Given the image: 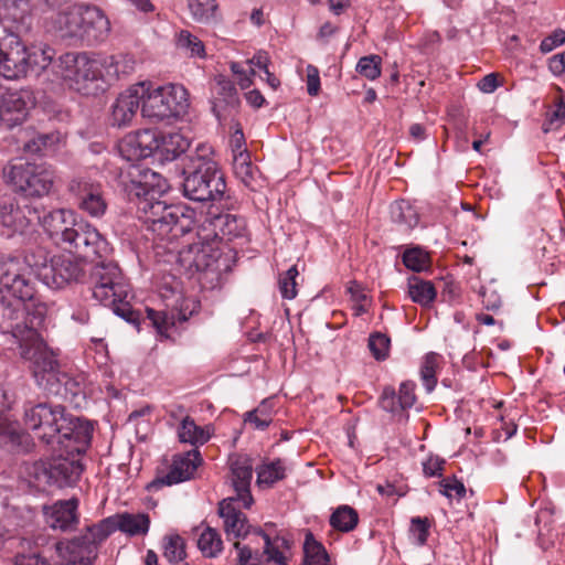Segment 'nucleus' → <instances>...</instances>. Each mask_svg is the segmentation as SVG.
<instances>
[{"label":"nucleus","instance_id":"nucleus-26","mask_svg":"<svg viewBox=\"0 0 565 565\" xmlns=\"http://www.w3.org/2000/svg\"><path fill=\"white\" fill-rule=\"evenodd\" d=\"M228 147L232 153V166L234 174L243 182H247V146L245 134L239 124L231 128Z\"/></svg>","mask_w":565,"mask_h":565},{"label":"nucleus","instance_id":"nucleus-41","mask_svg":"<svg viewBox=\"0 0 565 565\" xmlns=\"http://www.w3.org/2000/svg\"><path fill=\"white\" fill-rule=\"evenodd\" d=\"M24 473L28 481L36 488L52 486L51 461L25 463Z\"/></svg>","mask_w":565,"mask_h":565},{"label":"nucleus","instance_id":"nucleus-63","mask_svg":"<svg viewBox=\"0 0 565 565\" xmlns=\"http://www.w3.org/2000/svg\"><path fill=\"white\" fill-rule=\"evenodd\" d=\"M548 70L556 76L565 73V50L550 57Z\"/></svg>","mask_w":565,"mask_h":565},{"label":"nucleus","instance_id":"nucleus-1","mask_svg":"<svg viewBox=\"0 0 565 565\" xmlns=\"http://www.w3.org/2000/svg\"><path fill=\"white\" fill-rule=\"evenodd\" d=\"M36 265L35 250L23 258L0 257V302L1 315L8 321L4 328L19 343L21 356L31 362L41 385L55 379L57 362L40 334L46 306L34 300L32 275H36Z\"/></svg>","mask_w":565,"mask_h":565},{"label":"nucleus","instance_id":"nucleus-27","mask_svg":"<svg viewBox=\"0 0 565 565\" xmlns=\"http://www.w3.org/2000/svg\"><path fill=\"white\" fill-rule=\"evenodd\" d=\"M115 531V523L111 515L102 520L97 524L88 526L86 533L81 537L64 540L63 542H76L81 548L89 547V550H93L95 557H97V545L105 541Z\"/></svg>","mask_w":565,"mask_h":565},{"label":"nucleus","instance_id":"nucleus-64","mask_svg":"<svg viewBox=\"0 0 565 565\" xmlns=\"http://www.w3.org/2000/svg\"><path fill=\"white\" fill-rule=\"evenodd\" d=\"M15 565H50L43 557L38 554L19 555Z\"/></svg>","mask_w":565,"mask_h":565},{"label":"nucleus","instance_id":"nucleus-61","mask_svg":"<svg viewBox=\"0 0 565 565\" xmlns=\"http://www.w3.org/2000/svg\"><path fill=\"white\" fill-rule=\"evenodd\" d=\"M320 89V77L318 68L309 65L307 68V90L311 96L318 95Z\"/></svg>","mask_w":565,"mask_h":565},{"label":"nucleus","instance_id":"nucleus-52","mask_svg":"<svg viewBox=\"0 0 565 565\" xmlns=\"http://www.w3.org/2000/svg\"><path fill=\"white\" fill-rule=\"evenodd\" d=\"M212 89L214 94L218 95L226 103H231L235 94L233 83L224 75H217L214 77Z\"/></svg>","mask_w":565,"mask_h":565},{"label":"nucleus","instance_id":"nucleus-51","mask_svg":"<svg viewBox=\"0 0 565 565\" xmlns=\"http://www.w3.org/2000/svg\"><path fill=\"white\" fill-rule=\"evenodd\" d=\"M440 486V493L446 495L449 499L456 498L461 499L466 494V488L465 484L454 478H445L439 482Z\"/></svg>","mask_w":565,"mask_h":565},{"label":"nucleus","instance_id":"nucleus-48","mask_svg":"<svg viewBox=\"0 0 565 565\" xmlns=\"http://www.w3.org/2000/svg\"><path fill=\"white\" fill-rule=\"evenodd\" d=\"M356 71L371 81L377 78L381 75V57L377 55L361 57L356 64Z\"/></svg>","mask_w":565,"mask_h":565},{"label":"nucleus","instance_id":"nucleus-55","mask_svg":"<svg viewBox=\"0 0 565 565\" xmlns=\"http://www.w3.org/2000/svg\"><path fill=\"white\" fill-rule=\"evenodd\" d=\"M428 530L429 524L427 519H422L419 516L412 519L411 533L417 545H424L427 542L429 534Z\"/></svg>","mask_w":565,"mask_h":565},{"label":"nucleus","instance_id":"nucleus-15","mask_svg":"<svg viewBox=\"0 0 565 565\" xmlns=\"http://www.w3.org/2000/svg\"><path fill=\"white\" fill-rule=\"evenodd\" d=\"M70 191L75 195L78 207L92 217H102L107 210L102 184L87 177L74 179Z\"/></svg>","mask_w":565,"mask_h":565},{"label":"nucleus","instance_id":"nucleus-40","mask_svg":"<svg viewBox=\"0 0 565 565\" xmlns=\"http://www.w3.org/2000/svg\"><path fill=\"white\" fill-rule=\"evenodd\" d=\"M359 522L358 512L350 505H340L330 516V525L340 532L353 531Z\"/></svg>","mask_w":565,"mask_h":565},{"label":"nucleus","instance_id":"nucleus-22","mask_svg":"<svg viewBox=\"0 0 565 565\" xmlns=\"http://www.w3.org/2000/svg\"><path fill=\"white\" fill-rule=\"evenodd\" d=\"M60 456L51 460L52 486L58 488L72 487L78 480L84 470L79 459H70L63 455H68L64 449L57 450Z\"/></svg>","mask_w":565,"mask_h":565},{"label":"nucleus","instance_id":"nucleus-46","mask_svg":"<svg viewBox=\"0 0 565 565\" xmlns=\"http://www.w3.org/2000/svg\"><path fill=\"white\" fill-rule=\"evenodd\" d=\"M438 355L436 353H428L420 367V379L428 393L433 392L436 384V367H437Z\"/></svg>","mask_w":565,"mask_h":565},{"label":"nucleus","instance_id":"nucleus-34","mask_svg":"<svg viewBox=\"0 0 565 565\" xmlns=\"http://www.w3.org/2000/svg\"><path fill=\"white\" fill-rule=\"evenodd\" d=\"M211 434L212 428L210 426H198L189 416L182 419L178 428L179 440L192 446L205 444L210 439Z\"/></svg>","mask_w":565,"mask_h":565},{"label":"nucleus","instance_id":"nucleus-30","mask_svg":"<svg viewBox=\"0 0 565 565\" xmlns=\"http://www.w3.org/2000/svg\"><path fill=\"white\" fill-rule=\"evenodd\" d=\"M57 556L65 565H92L96 558L89 547L81 548L76 542H57L55 544Z\"/></svg>","mask_w":565,"mask_h":565},{"label":"nucleus","instance_id":"nucleus-54","mask_svg":"<svg viewBox=\"0 0 565 565\" xmlns=\"http://www.w3.org/2000/svg\"><path fill=\"white\" fill-rule=\"evenodd\" d=\"M6 10L13 22L24 23L30 13L29 0H14Z\"/></svg>","mask_w":565,"mask_h":565},{"label":"nucleus","instance_id":"nucleus-57","mask_svg":"<svg viewBox=\"0 0 565 565\" xmlns=\"http://www.w3.org/2000/svg\"><path fill=\"white\" fill-rule=\"evenodd\" d=\"M565 43V31L562 29L555 30L551 35L542 40L540 50L542 53H550L555 47Z\"/></svg>","mask_w":565,"mask_h":565},{"label":"nucleus","instance_id":"nucleus-17","mask_svg":"<svg viewBox=\"0 0 565 565\" xmlns=\"http://www.w3.org/2000/svg\"><path fill=\"white\" fill-rule=\"evenodd\" d=\"M199 308V303L194 299L182 298L177 300L175 307L170 311H157L147 309V317L157 329L158 333L168 337L169 329L178 322L186 321Z\"/></svg>","mask_w":565,"mask_h":565},{"label":"nucleus","instance_id":"nucleus-32","mask_svg":"<svg viewBox=\"0 0 565 565\" xmlns=\"http://www.w3.org/2000/svg\"><path fill=\"white\" fill-rule=\"evenodd\" d=\"M190 141L180 132H159V156L164 160H174L178 156L186 151Z\"/></svg>","mask_w":565,"mask_h":565},{"label":"nucleus","instance_id":"nucleus-47","mask_svg":"<svg viewBox=\"0 0 565 565\" xmlns=\"http://www.w3.org/2000/svg\"><path fill=\"white\" fill-rule=\"evenodd\" d=\"M298 275L297 266L294 265L279 276L278 287L282 298L289 300L296 298Z\"/></svg>","mask_w":565,"mask_h":565},{"label":"nucleus","instance_id":"nucleus-39","mask_svg":"<svg viewBox=\"0 0 565 565\" xmlns=\"http://www.w3.org/2000/svg\"><path fill=\"white\" fill-rule=\"evenodd\" d=\"M303 554L306 565H331V559L326 547L315 540L312 533L306 535Z\"/></svg>","mask_w":565,"mask_h":565},{"label":"nucleus","instance_id":"nucleus-8","mask_svg":"<svg viewBox=\"0 0 565 565\" xmlns=\"http://www.w3.org/2000/svg\"><path fill=\"white\" fill-rule=\"evenodd\" d=\"M55 29L62 38L104 41L110 32V22L96 7L73 6L57 14Z\"/></svg>","mask_w":565,"mask_h":565},{"label":"nucleus","instance_id":"nucleus-10","mask_svg":"<svg viewBox=\"0 0 565 565\" xmlns=\"http://www.w3.org/2000/svg\"><path fill=\"white\" fill-rule=\"evenodd\" d=\"M61 76L84 95H96L105 89L102 86L99 60L87 54L65 53L58 60Z\"/></svg>","mask_w":565,"mask_h":565},{"label":"nucleus","instance_id":"nucleus-56","mask_svg":"<svg viewBox=\"0 0 565 565\" xmlns=\"http://www.w3.org/2000/svg\"><path fill=\"white\" fill-rule=\"evenodd\" d=\"M381 407L390 413H396L401 409L398 405V397L393 387H385L380 397Z\"/></svg>","mask_w":565,"mask_h":565},{"label":"nucleus","instance_id":"nucleus-58","mask_svg":"<svg viewBox=\"0 0 565 565\" xmlns=\"http://www.w3.org/2000/svg\"><path fill=\"white\" fill-rule=\"evenodd\" d=\"M248 339H249V344L255 343L256 350L259 351V354H254L253 358L256 359L258 356H262L263 352H267L269 340H270V334L268 333V331L262 330L259 332H254V331L249 330Z\"/></svg>","mask_w":565,"mask_h":565},{"label":"nucleus","instance_id":"nucleus-53","mask_svg":"<svg viewBox=\"0 0 565 565\" xmlns=\"http://www.w3.org/2000/svg\"><path fill=\"white\" fill-rule=\"evenodd\" d=\"M415 386V383L411 381H405L399 385L397 397L401 409L404 411L414 406L416 402Z\"/></svg>","mask_w":565,"mask_h":565},{"label":"nucleus","instance_id":"nucleus-11","mask_svg":"<svg viewBox=\"0 0 565 565\" xmlns=\"http://www.w3.org/2000/svg\"><path fill=\"white\" fill-rule=\"evenodd\" d=\"M35 255L39 259L36 276L49 288L63 289L84 275L83 263L71 255L61 254L49 259L41 248L35 250Z\"/></svg>","mask_w":565,"mask_h":565},{"label":"nucleus","instance_id":"nucleus-16","mask_svg":"<svg viewBox=\"0 0 565 565\" xmlns=\"http://www.w3.org/2000/svg\"><path fill=\"white\" fill-rule=\"evenodd\" d=\"M142 88L132 84L120 92L108 109V122L111 127L125 128L132 124L137 110L141 109Z\"/></svg>","mask_w":565,"mask_h":565},{"label":"nucleus","instance_id":"nucleus-36","mask_svg":"<svg viewBox=\"0 0 565 565\" xmlns=\"http://www.w3.org/2000/svg\"><path fill=\"white\" fill-rule=\"evenodd\" d=\"M256 473V486L259 489H269L286 477V467L282 460L276 459L257 467Z\"/></svg>","mask_w":565,"mask_h":565},{"label":"nucleus","instance_id":"nucleus-29","mask_svg":"<svg viewBox=\"0 0 565 565\" xmlns=\"http://www.w3.org/2000/svg\"><path fill=\"white\" fill-rule=\"evenodd\" d=\"M75 221L72 211L60 209L50 212L42 220L43 226L49 235L62 243L66 233Z\"/></svg>","mask_w":565,"mask_h":565},{"label":"nucleus","instance_id":"nucleus-35","mask_svg":"<svg viewBox=\"0 0 565 565\" xmlns=\"http://www.w3.org/2000/svg\"><path fill=\"white\" fill-rule=\"evenodd\" d=\"M198 548L204 557L215 558L223 551V541L218 531L210 525L200 526Z\"/></svg>","mask_w":565,"mask_h":565},{"label":"nucleus","instance_id":"nucleus-25","mask_svg":"<svg viewBox=\"0 0 565 565\" xmlns=\"http://www.w3.org/2000/svg\"><path fill=\"white\" fill-rule=\"evenodd\" d=\"M0 436L9 447L18 452H28L33 448V439L17 420L0 414Z\"/></svg>","mask_w":565,"mask_h":565},{"label":"nucleus","instance_id":"nucleus-33","mask_svg":"<svg viewBox=\"0 0 565 565\" xmlns=\"http://www.w3.org/2000/svg\"><path fill=\"white\" fill-rule=\"evenodd\" d=\"M115 530H120L129 535L146 534L149 530L150 520L145 513H119L113 515Z\"/></svg>","mask_w":565,"mask_h":565},{"label":"nucleus","instance_id":"nucleus-44","mask_svg":"<svg viewBox=\"0 0 565 565\" xmlns=\"http://www.w3.org/2000/svg\"><path fill=\"white\" fill-rule=\"evenodd\" d=\"M163 555L170 563H179L186 556L185 542L179 534H169L163 539Z\"/></svg>","mask_w":565,"mask_h":565},{"label":"nucleus","instance_id":"nucleus-2","mask_svg":"<svg viewBox=\"0 0 565 565\" xmlns=\"http://www.w3.org/2000/svg\"><path fill=\"white\" fill-rule=\"evenodd\" d=\"M24 424L34 437L53 450L82 454L90 439L89 426L79 424L65 415L61 406L38 404L25 408Z\"/></svg>","mask_w":565,"mask_h":565},{"label":"nucleus","instance_id":"nucleus-23","mask_svg":"<svg viewBox=\"0 0 565 565\" xmlns=\"http://www.w3.org/2000/svg\"><path fill=\"white\" fill-rule=\"evenodd\" d=\"M249 536L264 541V554L268 562H274L277 565H288L286 556L279 550L278 542H280V546L286 548H289V542L276 534L274 524L267 523L264 529L249 525Z\"/></svg>","mask_w":565,"mask_h":565},{"label":"nucleus","instance_id":"nucleus-5","mask_svg":"<svg viewBox=\"0 0 565 565\" xmlns=\"http://www.w3.org/2000/svg\"><path fill=\"white\" fill-rule=\"evenodd\" d=\"M228 465L236 497L224 499L218 503V515L224 521L227 539L232 541L247 536L245 515L247 509V457L233 454L228 458Z\"/></svg>","mask_w":565,"mask_h":565},{"label":"nucleus","instance_id":"nucleus-38","mask_svg":"<svg viewBox=\"0 0 565 565\" xmlns=\"http://www.w3.org/2000/svg\"><path fill=\"white\" fill-rule=\"evenodd\" d=\"M175 46L191 57L204 58L205 46L204 43L188 30H181L174 36Z\"/></svg>","mask_w":565,"mask_h":565},{"label":"nucleus","instance_id":"nucleus-6","mask_svg":"<svg viewBox=\"0 0 565 565\" xmlns=\"http://www.w3.org/2000/svg\"><path fill=\"white\" fill-rule=\"evenodd\" d=\"M143 93L141 100V115L151 121H162L184 116L190 107L189 93L179 84L154 86L151 83H137Z\"/></svg>","mask_w":565,"mask_h":565},{"label":"nucleus","instance_id":"nucleus-42","mask_svg":"<svg viewBox=\"0 0 565 565\" xmlns=\"http://www.w3.org/2000/svg\"><path fill=\"white\" fill-rule=\"evenodd\" d=\"M392 220L406 228H413L418 224V215L415 209L406 201L395 202L391 205Z\"/></svg>","mask_w":565,"mask_h":565},{"label":"nucleus","instance_id":"nucleus-31","mask_svg":"<svg viewBox=\"0 0 565 565\" xmlns=\"http://www.w3.org/2000/svg\"><path fill=\"white\" fill-rule=\"evenodd\" d=\"M407 294L413 302L422 307H429L437 296L434 284L417 276L407 279Z\"/></svg>","mask_w":565,"mask_h":565},{"label":"nucleus","instance_id":"nucleus-13","mask_svg":"<svg viewBox=\"0 0 565 565\" xmlns=\"http://www.w3.org/2000/svg\"><path fill=\"white\" fill-rule=\"evenodd\" d=\"M61 244L83 257L107 255L109 246L96 227L85 221H74Z\"/></svg>","mask_w":565,"mask_h":565},{"label":"nucleus","instance_id":"nucleus-12","mask_svg":"<svg viewBox=\"0 0 565 565\" xmlns=\"http://www.w3.org/2000/svg\"><path fill=\"white\" fill-rule=\"evenodd\" d=\"M4 175L17 191L26 196H44L54 183V171L45 164H13L4 171Z\"/></svg>","mask_w":565,"mask_h":565},{"label":"nucleus","instance_id":"nucleus-3","mask_svg":"<svg viewBox=\"0 0 565 565\" xmlns=\"http://www.w3.org/2000/svg\"><path fill=\"white\" fill-rule=\"evenodd\" d=\"M142 184L146 190V196L140 199L138 204V210L141 213L140 217L148 230L154 235L157 247L173 252L171 245L192 228V213L179 205H168L162 201H153L152 195L156 192H164L167 190L168 186L164 181L162 184L160 181L157 183L158 191L154 189L150 190L149 188L152 185L148 180V175L145 174Z\"/></svg>","mask_w":565,"mask_h":565},{"label":"nucleus","instance_id":"nucleus-19","mask_svg":"<svg viewBox=\"0 0 565 565\" xmlns=\"http://www.w3.org/2000/svg\"><path fill=\"white\" fill-rule=\"evenodd\" d=\"M77 508L78 500L75 498L45 505L43 507L45 523L53 530L72 531L78 524Z\"/></svg>","mask_w":565,"mask_h":565},{"label":"nucleus","instance_id":"nucleus-45","mask_svg":"<svg viewBox=\"0 0 565 565\" xmlns=\"http://www.w3.org/2000/svg\"><path fill=\"white\" fill-rule=\"evenodd\" d=\"M189 9L198 22H210L215 18L217 4L215 0H189Z\"/></svg>","mask_w":565,"mask_h":565},{"label":"nucleus","instance_id":"nucleus-62","mask_svg":"<svg viewBox=\"0 0 565 565\" xmlns=\"http://www.w3.org/2000/svg\"><path fill=\"white\" fill-rule=\"evenodd\" d=\"M498 78H499V75L497 73H490V74L483 76L478 82L477 86L482 93L491 94L500 86Z\"/></svg>","mask_w":565,"mask_h":565},{"label":"nucleus","instance_id":"nucleus-24","mask_svg":"<svg viewBox=\"0 0 565 565\" xmlns=\"http://www.w3.org/2000/svg\"><path fill=\"white\" fill-rule=\"evenodd\" d=\"M102 83L110 85L121 76H127L135 71L136 61L128 54L105 55L98 57Z\"/></svg>","mask_w":565,"mask_h":565},{"label":"nucleus","instance_id":"nucleus-50","mask_svg":"<svg viewBox=\"0 0 565 565\" xmlns=\"http://www.w3.org/2000/svg\"><path fill=\"white\" fill-rule=\"evenodd\" d=\"M369 348L376 360H385L388 354L390 339L382 333L371 334Z\"/></svg>","mask_w":565,"mask_h":565},{"label":"nucleus","instance_id":"nucleus-4","mask_svg":"<svg viewBox=\"0 0 565 565\" xmlns=\"http://www.w3.org/2000/svg\"><path fill=\"white\" fill-rule=\"evenodd\" d=\"M213 153L211 146L199 143L194 153L189 157L183 191L190 200L199 202L214 201L223 195L225 182Z\"/></svg>","mask_w":565,"mask_h":565},{"label":"nucleus","instance_id":"nucleus-18","mask_svg":"<svg viewBox=\"0 0 565 565\" xmlns=\"http://www.w3.org/2000/svg\"><path fill=\"white\" fill-rule=\"evenodd\" d=\"M33 106L29 92H6L0 97V125L12 128L22 124Z\"/></svg>","mask_w":565,"mask_h":565},{"label":"nucleus","instance_id":"nucleus-49","mask_svg":"<svg viewBox=\"0 0 565 565\" xmlns=\"http://www.w3.org/2000/svg\"><path fill=\"white\" fill-rule=\"evenodd\" d=\"M427 254L419 248H411L404 252L403 263L413 270L420 271L427 266Z\"/></svg>","mask_w":565,"mask_h":565},{"label":"nucleus","instance_id":"nucleus-28","mask_svg":"<svg viewBox=\"0 0 565 565\" xmlns=\"http://www.w3.org/2000/svg\"><path fill=\"white\" fill-rule=\"evenodd\" d=\"M32 221L33 218L28 217L18 206H14L11 198H0V222L3 226L13 232L23 233Z\"/></svg>","mask_w":565,"mask_h":565},{"label":"nucleus","instance_id":"nucleus-20","mask_svg":"<svg viewBox=\"0 0 565 565\" xmlns=\"http://www.w3.org/2000/svg\"><path fill=\"white\" fill-rule=\"evenodd\" d=\"M201 462L202 458L200 451L196 449L175 455L169 472L163 477L157 478L152 482V487L171 486L186 481L194 476Z\"/></svg>","mask_w":565,"mask_h":565},{"label":"nucleus","instance_id":"nucleus-37","mask_svg":"<svg viewBox=\"0 0 565 565\" xmlns=\"http://www.w3.org/2000/svg\"><path fill=\"white\" fill-rule=\"evenodd\" d=\"M269 56L266 52H257L253 58H249V86L253 77L258 76L262 81H266L271 88H277L280 84L279 79L268 70Z\"/></svg>","mask_w":565,"mask_h":565},{"label":"nucleus","instance_id":"nucleus-59","mask_svg":"<svg viewBox=\"0 0 565 565\" xmlns=\"http://www.w3.org/2000/svg\"><path fill=\"white\" fill-rule=\"evenodd\" d=\"M445 460L438 456H429L423 462V471L426 477H437L444 470Z\"/></svg>","mask_w":565,"mask_h":565},{"label":"nucleus","instance_id":"nucleus-14","mask_svg":"<svg viewBox=\"0 0 565 565\" xmlns=\"http://www.w3.org/2000/svg\"><path fill=\"white\" fill-rule=\"evenodd\" d=\"M221 241L215 235L211 241L189 245L179 252L180 264L189 270H217L221 256Z\"/></svg>","mask_w":565,"mask_h":565},{"label":"nucleus","instance_id":"nucleus-21","mask_svg":"<svg viewBox=\"0 0 565 565\" xmlns=\"http://www.w3.org/2000/svg\"><path fill=\"white\" fill-rule=\"evenodd\" d=\"M120 151L129 161L159 154V131L145 129L127 137L120 146Z\"/></svg>","mask_w":565,"mask_h":565},{"label":"nucleus","instance_id":"nucleus-60","mask_svg":"<svg viewBox=\"0 0 565 565\" xmlns=\"http://www.w3.org/2000/svg\"><path fill=\"white\" fill-rule=\"evenodd\" d=\"M53 139L54 136L40 135L31 141L26 142L24 148L31 153H38L51 146L53 143Z\"/></svg>","mask_w":565,"mask_h":565},{"label":"nucleus","instance_id":"nucleus-7","mask_svg":"<svg viewBox=\"0 0 565 565\" xmlns=\"http://www.w3.org/2000/svg\"><path fill=\"white\" fill-rule=\"evenodd\" d=\"M0 74L8 79L24 76L30 70H44L52 62L50 47L28 49L13 33L0 39Z\"/></svg>","mask_w":565,"mask_h":565},{"label":"nucleus","instance_id":"nucleus-9","mask_svg":"<svg viewBox=\"0 0 565 565\" xmlns=\"http://www.w3.org/2000/svg\"><path fill=\"white\" fill-rule=\"evenodd\" d=\"M93 296L104 306L126 320L131 315L127 298L128 287L122 281L119 267L114 263H98L92 271Z\"/></svg>","mask_w":565,"mask_h":565},{"label":"nucleus","instance_id":"nucleus-43","mask_svg":"<svg viewBox=\"0 0 565 565\" xmlns=\"http://www.w3.org/2000/svg\"><path fill=\"white\" fill-rule=\"evenodd\" d=\"M275 402L273 398H265L252 412H249V424L256 429H265L270 425L274 418Z\"/></svg>","mask_w":565,"mask_h":565}]
</instances>
